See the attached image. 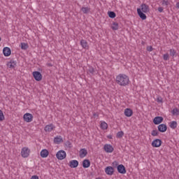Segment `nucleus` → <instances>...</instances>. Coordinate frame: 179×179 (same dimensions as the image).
Wrapping results in <instances>:
<instances>
[{
    "label": "nucleus",
    "mask_w": 179,
    "mask_h": 179,
    "mask_svg": "<svg viewBox=\"0 0 179 179\" xmlns=\"http://www.w3.org/2000/svg\"><path fill=\"white\" fill-rule=\"evenodd\" d=\"M78 166H79V162H78V160L73 159L70 161L69 167H71V169H76Z\"/></svg>",
    "instance_id": "14"
},
{
    "label": "nucleus",
    "mask_w": 179,
    "mask_h": 179,
    "mask_svg": "<svg viewBox=\"0 0 179 179\" xmlns=\"http://www.w3.org/2000/svg\"><path fill=\"white\" fill-rule=\"evenodd\" d=\"M0 41H1V37H0Z\"/></svg>",
    "instance_id": "49"
},
{
    "label": "nucleus",
    "mask_w": 179,
    "mask_h": 179,
    "mask_svg": "<svg viewBox=\"0 0 179 179\" xmlns=\"http://www.w3.org/2000/svg\"><path fill=\"white\" fill-rule=\"evenodd\" d=\"M108 15L109 17H110V19H114V17L117 16V15L115 14V13H114V11H108Z\"/></svg>",
    "instance_id": "26"
},
{
    "label": "nucleus",
    "mask_w": 179,
    "mask_h": 179,
    "mask_svg": "<svg viewBox=\"0 0 179 179\" xmlns=\"http://www.w3.org/2000/svg\"><path fill=\"white\" fill-rule=\"evenodd\" d=\"M81 10L83 13H89V12H90V8L89 7H83L81 8Z\"/></svg>",
    "instance_id": "28"
},
{
    "label": "nucleus",
    "mask_w": 179,
    "mask_h": 179,
    "mask_svg": "<svg viewBox=\"0 0 179 179\" xmlns=\"http://www.w3.org/2000/svg\"><path fill=\"white\" fill-rule=\"evenodd\" d=\"M88 72L93 75V73H94V68H93L92 66H90L88 69Z\"/></svg>",
    "instance_id": "38"
},
{
    "label": "nucleus",
    "mask_w": 179,
    "mask_h": 179,
    "mask_svg": "<svg viewBox=\"0 0 179 179\" xmlns=\"http://www.w3.org/2000/svg\"><path fill=\"white\" fill-rule=\"evenodd\" d=\"M142 44H145V42L143 41V42H142Z\"/></svg>",
    "instance_id": "47"
},
{
    "label": "nucleus",
    "mask_w": 179,
    "mask_h": 179,
    "mask_svg": "<svg viewBox=\"0 0 179 179\" xmlns=\"http://www.w3.org/2000/svg\"><path fill=\"white\" fill-rule=\"evenodd\" d=\"M112 167H113V169H117L118 168V162L115 161L112 163Z\"/></svg>",
    "instance_id": "36"
},
{
    "label": "nucleus",
    "mask_w": 179,
    "mask_h": 179,
    "mask_svg": "<svg viewBox=\"0 0 179 179\" xmlns=\"http://www.w3.org/2000/svg\"><path fill=\"white\" fill-rule=\"evenodd\" d=\"M116 83L119 86H128L129 85V77L125 74H119L116 77Z\"/></svg>",
    "instance_id": "1"
},
{
    "label": "nucleus",
    "mask_w": 179,
    "mask_h": 179,
    "mask_svg": "<svg viewBox=\"0 0 179 179\" xmlns=\"http://www.w3.org/2000/svg\"><path fill=\"white\" fill-rule=\"evenodd\" d=\"M162 6H166V8L170 5V2L168 0H162Z\"/></svg>",
    "instance_id": "29"
},
{
    "label": "nucleus",
    "mask_w": 179,
    "mask_h": 179,
    "mask_svg": "<svg viewBox=\"0 0 179 179\" xmlns=\"http://www.w3.org/2000/svg\"><path fill=\"white\" fill-rule=\"evenodd\" d=\"M103 149L106 153H113V152H114V148H113V145L110 144H106Z\"/></svg>",
    "instance_id": "7"
},
{
    "label": "nucleus",
    "mask_w": 179,
    "mask_h": 179,
    "mask_svg": "<svg viewBox=\"0 0 179 179\" xmlns=\"http://www.w3.org/2000/svg\"><path fill=\"white\" fill-rule=\"evenodd\" d=\"M151 135L152 136H157V135H159V131H157V130H152Z\"/></svg>",
    "instance_id": "35"
},
{
    "label": "nucleus",
    "mask_w": 179,
    "mask_h": 179,
    "mask_svg": "<svg viewBox=\"0 0 179 179\" xmlns=\"http://www.w3.org/2000/svg\"><path fill=\"white\" fill-rule=\"evenodd\" d=\"M54 129H55V126L52 124H48L44 128L45 132H52Z\"/></svg>",
    "instance_id": "13"
},
{
    "label": "nucleus",
    "mask_w": 179,
    "mask_h": 179,
    "mask_svg": "<svg viewBox=\"0 0 179 179\" xmlns=\"http://www.w3.org/2000/svg\"><path fill=\"white\" fill-rule=\"evenodd\" d=\"M5 120V116L3 115V112L0 110V121H3Z\"/></svg>",
    "instance_id": "37"
},
{
    "label": "nucleus",
    "mask_w": 179,
    "mask_h": 179,
    "mask_svg": "<svg viewBox=\"0 0 179 179\" xmlns=\"http://www.w3.org/2000/svg\"><path fill=\"white\" fill-rule=\"evenodd\" d=\"M172 114H173V115H179V109L178 108H174L172 110Z\"/></svg>",
    "instance_id": "32"
},
{
    "label": "nucleus",
    "mask_w": 179,
    "mask_h": 179,
    "mask_svg": "<svg viewBox=\"0 0 179 179\" xmlns=\"http://www.w3.org/2000/svg\"><path fill=\"white\" fill-rule=\"evenodd\" d=\"M117 172L120 174H127V169H125V166L122 164L118 165L117 168Z\"/></svg>",
    "instance_id": "8"
},
{
    "label": "nucleus",
    "mask_w": 179,
    "mask_h": 179,
    "mask_svg": "<svg viewBox=\"0 0 179 179\" xmlns=\"http://www.w3.org/2000/svg\"><path fill=\"white\" fill-rule=\"evenodd\" d=\"M134 114V111L131 108H126L124 110V115L126 117H132Z\"/></svg>",
    "instance_id": "20"
},
{
    "label": "nucleus",
    "mask_w": 179,
    "mask_h": 179,
    "mask_svg": "<svg viewBox=\"0 0 179 179\" xmlns=\"http://www.w3.org/2000/svg\"><path fill=\"white\" fill-rule=\"evenodd\" d=\"M50 152H48V150L44 149L41 151V157L45 158L48 157V155Z\"/></svg>",
    "instance_id": "22"
},
{
    "label": "nucleus",
    "mask_w": 179,
    "mask_h": 179,
    "mask_svg": "<svg viewBox=\"0 0 179 179\" xmlns=\"http://www.w3.org/2000/svg\"><path fill=\"white\" fill-rule=\"evenodd\" d=\"M147 51H149V52H152V51H153V47L148 46L147 47Z\"/></svg>",
    "instance_id": "41"
},
{
    "label": "nucleus",
    "mask_w": 179,
    "mask_h": 179,
    "mask_svg": "<svg viewBox=\"0 0 179 179\" xmlns=\"http://www.w3.org/2000/svg\"><path fill=\"white\" fill-rule=\"evenodd\" d=\"M96 179H101L100 178H96Z\"/></svg>",
    "instance_id": "48"
},
{
    "label": "nucleus",
    "mask_w": 179,
    "mask_h": 179,
    "mask_svg": "<svg viewBox=\"0 0 179 179\" xmlns=\"http://www.w3.org/2000/svg\"><path fill=\"white\" fill-rule=\"evenodd\" d=\"M157 103H163V98H162L161 96H158L157 99Z\"/></svg>",
    "instance_id": "40"
},
{
    "label": "nucleus",
    "mask_w": 179,
    "mask_h": 179,
    "mask_svg": "<svg viewBox=\"0 0 179 179\" xmlns=\"http://www.w3.org/2000/svg\"><path fill=\"white\" fill-rule=\"evenodd\" d=\"M176 8H177V9H179V2H177V3H176Z\"/></svg>",
    "instance_id": "46"
},
{
    "label": "nucleus",
    "mask_w": 179,
    "mask_h": 179,
    "mask_svg": "<svg viewBox=\"0 0 179 179\" xmlns=\"http://www.w3.org/2000/svg\"><path fill=\"white\" fill-rule=\"evenodd\" d=\"M31 179H38V177L37 176H32Z\"/></svg>",
    "instance_id": "43"
},
{
    "label": "nucleus",
    "mask_w": 179,
    "mask_h": 179,
    "mask_svg": "<svg viewBox=\"0 0 179 179\" xmlns=\"http://www.w3.org/2000/svg\"><path fill=\"white\" fill-rule=\"evenodd\" d=\"M164 8L163 7H159L158 8V11L159 12V13H163Z\"/></svg>",
    "instance_id": "42"
},
{
    "label": "nucleus",
    "mask_w": 179,
    "mask_h": 179,
    "mask_svg": "<svg viewBox=\"0 0 179 179\" xmlns=\"http://www.w3.org/2000/svg\"><path fill=\"white\" fill-rule=\"evenodd\" d=\"M86 156H87V150L82 148L80 151V157L83 159V157H86Z\"/></svg>",
    "instance_id": "21"
},
{
    "label": "nucleus",
    "mask_w": 179,
    "mask_h": 179,
    "mask_svg": "<svg viewBox=\"0 0 179 179\" xmlns=\"http://www.w3.org/2000/svg\"><path fill=\"white\" fill-rule=\"evenodd\" d=\"M82 166H83V169H89V167H90V160L84 159L83 161Z\"/></svg>",
    "instance_id": "19"
},
{
    "label": "nucleus",
    "mask_w": 179,
    "mask_h": 179,
    "mask_svg": "<svg viewBox=\"0 0 179 179\" xmlns=\"http://www.w3.org/2000/svg\"><path fill=\"white\" fill-rule=\"evenodd\" d=\"M56 157L58 159V160H64L65 157H66V152L64 150H59V152H57L56 154Z\"/></svg>",
    "instance_id": "2"
},
{
    "label": "nucleus",
    "mask_w": 179,
    "mask_h": 179,
    "mask_svg": "<svg viewBox=\"0 0 179 179\" xmlns=\"http://www.w3.org/2000/svg\"><path fill=\"white\" fill-rule=\"evenodd\" d=\"M66 145L67 148H72V143H71V141H66Z\"/></svg>",
    "instance_id": "39"
},
{
    "label": "nucleus",
    "mask_w": 179,
    "mask_h": 179,
    "mask_svg": "<svg viewBox=\"0 0 179 179\" xmlns=\"http://www.w3.org/2000/svg\"><path fill=\"white\" fill-rule=\"evenodd\" d=\"M158 131L159 132H166V131H167V125L166 124L158 125Z\"/></svg>",
    "instance_id": "18"
},
{
    "label": "nucleus",
    "mask_w": 179,
    "mask_h": 179,
    "mask_svg": "<svg viewBox=\"0 0 179 179\" xmlns=\"http://www.w3.org/2000/svg\"><path fill=\"white\" fill-rule=\"evenodd\" d=\"M164 119L162 116H157L153 119V122L155 125H159V124H162L163 122V120Z\"/></svg>",
    "instance_id": "9"
},
{
    "label": "nucleus",
    "mask_w": 179,
    "mask_h": 179,
    "mask_svg": "<svg viewBox=\"0 0 179 179\" xmlns=\"http://www.w3.org/2000/svg\"><path fill=\"white\" fill-rule=\"evenodd\" d=\"M3 54L4 57H9L12 54V50L9 48L5 47L3 49Z\"/></svg>",
    "instance_id": "15"
},
{
    "label": "nucleus",
    "mask_w": 179,
    "mask_h": 179,
    "mask_svg": "<svg viewBox=\"0 0 179 179\" xmlns=\"http://www.w3.org/2000/svg\"><path fill=\"white\" fill-rule=\"evenodd\" d=\"M16 61L11 59L10 62H8L7 66L10 69H15V68H16Z\"/></svg>",
    "instance_id": "16"
},
{
    "label": "nucleus",
    "mask_w": 179,
    "mask_h": 179,
    "mask_svg": "<svg viewBox=\"0 0 179 179\" xmlns=\"http://www.w3.org/2000/svg\"><path fill=\"white\" fill-rule=\"evenodd\" d=\"M137 13L142 20H146V14L141 10V8H137Z\"/></svg>",
    "instance_id": "12"
},
{
    "label": "nucleus",
    "mask_w": 179,
    "mask_h": 179,
    "mask_svg": "<svg viewBox=\"0 0 179 179\" xmlns=\"http://www.w3.org/2000/svg\"><path fill=\"white\" fill-rule=\"evenodd\" d=\"M117 138H122L124 136V131H118L116 135Z\"/></svg>",
    "instance_id": "34"
},
{
    "label": "nucleus",
    "mask_w": 179,
    "mask_h": 179,
    "mask_svg": "<svg viewBox=\"0 0 179 179\" xmlns=\"http://www.w3.org/2000/svg\"><path fill=\"white\" fill-rule=\"evenodd\" d=\"M32 75L36 82H40V80L43 79V76L41 75V73H40V71H34L32 73Z\"/></svg>",
    "instance_id": "3"
},
{
    "label": "nucleus",
    "mask_w": 179,
    "mask_h": 179,
    "mask_svg": "<svg viewBox=\"0 0 179 179\" xmlns=\"http://www.w3.org/2000/svg\"><path fill=\"white\" fill-rule=\"evenodd\" d=\"M105 173L107 174V176H113V174H114V167L106 166L105 168Z\"/></svg>",
    "instance_id": "10"
},
{
    "label": "nucleus",
    "mask_w": 179,
    "mask_h": 179,
    "mask_svg": "<svg viewBox=\"0 0 179 179\" xmlns=\"http://www.w3.org/2000/svg\"><path fill=\"white\" fill-rule=\"evenodd\" d=\"M107 138H108V139H113V136L109 135V136H107Z\"/></svg>",
    "instance_id": "45"
},
{
    "label": "nucleus",
    "mask_w": 179,
    "mask_h": 179,
    "mask_svg": "<svg viewBox=\"0 0 179 179\" xmlns=\"http://www.w3.org/2000/svg\"><path fill=\"white\" fill-rule=\"evenodd\" d=\"M177 122L176 121H172L170 122L169 127L171 128V129H176L177 128Z\"/></svg>",
    "instance_id": "24"
},
{
    "label": "nucleus",
    "mask_w": 179,
    "mask_h": 179,
    "mask_svg": "<svg viewBox=\"0 0 179 179\" xmlns=\"http://www.w3.org/2000/svg\"><path fill=\"white\" fill-rule=\"evenodd\" d=\"M101 129H107L108 128V124H107L105 122L101 123Z\"/></svg>",
    "instance_id": "30"
},
{
    "label": "nucleus",
    "mask_w": 179,
    "mask_h": 179,
    "mask_svg": "<svg viewBox=\"0 0 179 179\" xmlns=\"http://www.w3.org/2000/svg\"><path fill=\"white\" fill-rule=\"evenodd\" d=\"M162 141L160 139L156 138L152 142L151 145L152 148H160V146H162Z\"/></svg>",
    "instance_id": "6"
},
{
    "label": "nucleus",
    "mask_w": 179,
    "mask_h": 179,
    "mask_svg": "<svg viewBox=\"0 0 179 179\" xmlns=\"http://www.w3.org/2000/svg\"><path fill=\"white\" fill-rule=\"evenodd\" d=\"M169 52L171 57H174V55H176V54L177 53V52L174 49H170Z\"/></svg>",
    "instance_id": "31"
},
{
    "label": "nucleus",
    "mask_w": 179,
    "mask_h": 179,
    "mask_svg": "<svg viewBox=\"0 0 179 179\" xmlns=\"http://www.w3.org/2000/svg\"><path fill=\"white\" fill-rule=\"evenodd\" d=\"M47 66H54V65L51 63H47Z\"/></svg>",
    "instance_id": "44"
},
{
    "label": "nucleus",
    "mask_w": 179,
    "mask_h": 179,
    "mask_svg": "<svg viewBox=\"0 0 179 179\" xmlns=\"http://www.w3.org/2000/svg\"><path fill=\"white\" fill-rule=\"evenodd\" d=\"M140 9L144 13H148V12H150V8H149V6L148 4H146V3H142L140 6Z\"/></svg>",
    "instance_id": "5"
},
{
    "label": "nucleus",
    "mask_w": 179,
    "mask_h": 179,
    "mask_svg": "<svg viewBox=\"0 0 179 179\" xmlns=\"http://www.w3.org/2000/svg\"><path fill=\"white\" fill-rule=\"evenodd\" d=\"M20 45H21V50H27V48H29V44L26 43H21Z\"/></svg>",
    "instance_id": "27"
},
{
    "label": "nucleus",
    "mask_w": 179,
    "mask_h": 179,
    "mask_svg": "<svg viewBox=\"0 0 179 179\" xmlns=\"http://www.w3.org/2000/svg\"><path fill=\"white\" fill-rule=\"evenodd\" d=\"M64 142V139H62V136H57L54 138V143L56 145H59V143H62Z\"/></svg>",
    "instance_id": "17"
},
{
    "label": "nucleus",
    "mask_w": 179,
    "mask_h": 179,
    "mask_svg": "<svg viewBox=\"0 0 179 179\" xmlns=\"http://www.w3.org/2000/svg\"><path fill=\"white\" fill-rule=\"evenodd\" d=\"M30 153V150L27 148H23L21 151V155L22 157H29V155Z\"/></svg>",
    "instance_id": "11"
},
{
    "label": "nucleus",
    "mask_w": 179,
    "mask_h": 179,
    "mask_svg": "<svg viewBox=\"0 0 179 179\" xmlns=\"http://www.w3.org/2000/svg\"><path fill=\"white\" fill-rule=\"evenodd\" d=\"M23 118L25 122H31V121H33V115L28 113H25L23 116Z\"/></svg>",
    "instance_id": "4"
},
{
    "label": "nucleus",
    "mask_w": 179,
    "mask_h": 179,
    "mask_svg": "<svg viewBox=\"0 0 179 179\" xmlns=\"http://www.w3.org/2000/svg\"><path fill=\"white\" fill-rule=\"evenodd\" d=\"M80 45L83 47V48H85V50H87L89 48V45H87V41L83 39L80 41Z\"/></svg>",
    "instance_id": "23"
},
{
    "label": "nucleus",
    "mask_w": 179,
    "mask_h": 179,
    "mask_svg": "<svg viewBox=\"0 0 179 179\" xmlns=\"http://www.w3.org/2000/svg\"><path fill=\"white\" fill-rule=\"evenodd\" d=\"M118 28H119L118 22H113L111 26L112 30H118Z\"/></svg>",
    "instance_id": "25"
},
{
    "label": "nucleus",
    "mask_w": 179,
    "mask_h": 179,
    "mask_svg": "<svg viewBox=\"0 0 179 179\" xmlns=\"http://www.w3.org/2000/svg\"><path fill=\"white\" fill-rule=\"evenodd\" d=\"M164 61H169L170 59L169 53H166L163 55Z\"/></svg>",
    "instance_id": "33"
}]
</instances>
